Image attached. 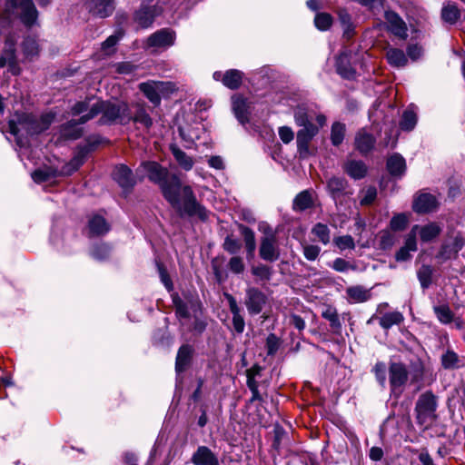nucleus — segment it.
<instances>
[{
	"label": "nucleus",
	"mask_w": 465,
	"mask_h": 465,
	"mask_svg": "<svg viewBox=\"0 0 465 465\" xmlns=\"http://www.w3.org/2000/svg\"><path fill=\"white\" fill-rule=\"evenodd\" d=\"M52 177V173L48 170L38 169L32 173V178L35 183H43Z\"/></svg>",
	"instance_id": "63"
},
{
	"label": "nucleus",
	"mask_w": 465,
	"mask_h": 465,
	"mask_svg": "<svg viewBox=\"0 0 465 465\" xmlns=\"http://www.w3.org/2000/svg\"><path fill=\"white\" fill-rule=\"evenodd\" d=\"M442 365L445 368H453L458 362V355L451 351H448L441 357Z\"/></svg>",
	"instance_id": "58"
},
{
	"label": "nucleus",
	"mask_w": 465,
	"mask_h": 465,
	"mask_svg": "<svg viewBox=\"0 0 465 465\" xmlns=\"http://www.w3.org/2000/svg\"><path fill=\"white\" fill-rule=\"evenodd\" d=\"M121 38V35H110L103 44L102 49L105 54H111L114 53V47Z\"/></svg>",
	"instance_id": "55"
},
{
	"label": "nucleus",
	"mask_w": 465,
	"mask_h": 465,
	"mask_svg": "<svg viewBox=\"0 0 465 465\" xmlns=\"http://www.w3.org/2000/svg\"><path fill=\"white\" fill-rule=\"evenodd\" d=\"M332 23V17L327 13H319L316 15L314 24L322 31L327 30Z\"/></svg>",
	"instance_id": "46"
},
{
	"label": "nucleus",
	"mask_w": 465,
	"mask_h": 465,
	"mask_svg": "<svg viewBox=\"0 0 465 465\" xmlns=\"http://www.w3.org/2000/svg\"><path fill=\"white\" fill-rule=\"evenodd\" d=\"M396 242V237L391 232L384 231L381 234L380 246L383 250L391 249Z\"/></svg>",
	"instance_id": "53"
},
{
	"label": "nucleus",
	"mask_w": 465,
	"mask_h": 465,
	"mask_svg": "<svg viewBox=\"0 0 465 465\" xmlns=\"http://www.w3.org/2000/svg\"><path fill=\"white\" fill-rule=\"evenodd\" d=\"M437 205L436 198L430 193L419 195L413 203V210L419 213L431 212Z\"/></svg>",
	"instance_id": "21"
},
{
	"label": "nucleus",
	"mask_w": 465,
	"mask_h": 465,
	"mask_svg": "<svg viewBox=\"0 0 465 465\" xmlns=\"http://www.w3.org/2000/svg\"><path fill=\"white\" fill-rule=\"evenodd\" d=\"M265 302L266 297L260 290L257 288L247 289L245 305L251 314L260 313Z\"/></svg>",
	"instance_id": "12"
},
{
	"label": "nucleus",
	"mask_w": 465,
	"mask_h": 465,
	"mask_svg": "<svg viewBox=\"0 0 465 465\" xmlns=\"http://www.w3.org/2000/svg\"><path fill=\"white\" fill-rule=\"evenodd\" d=\"M386 30L396 37L405 40L408 37V27L402 18L393 11H386L384 15Z\"/></svg>",
	"instance_id": "9"
},
{
	"label": "nucleus",
	"mask_w": 465,
	"mask_h": 465,
	"mask_svg": "<svg viewBox=\"0 0 465 465\" xmlns=\"http://www.w3.org/2000/svg\"><path fill=\"white\" fill-rule=\"evenodd\" d=\"M23 52L26 58L32 59L39 53V45L35 38L27 37L23 42Z\"/></svg>",
	"instance_id": "36"
},
{
	"label": "nucleus",
	"mask_w": 465,
	"mask_h": 465,
	"mask_svg": "<svg viewBox=\"0 0 465 465\" xmlns=\"http://www.w3.org/2000/svg\"><path fill=\"white\" fill-rule=\"evenodd\" d=\"M465 240L460 233H457L453 239L451 245L450 246V252H453L454 257L457 256L458 252L463 248Z\"/></svg>",
	"instance_id": "59"
},
{
	"label": "nucleus",
	"mask_w": 465,
	"mask_h": 465,
	"mask_svg": "<svg viewBox=\"0 0 465 465\" xmlns=\"http://www.w3.org/2000/svg\"><path fill=\"white\" fill-rule=\"evenodd\" d=\"M403 315L399 312H390L379 318V323L383 329H390L393 325L400 324L403 321Z\"/></svg>",
	"instance_id": "31"
},
{
	"label": "nucleus",
	"mask_w": 465,
	"mask_h": 465,
	"mask_svg": "<svg viewBox=\"0 0 465 465\" xmlns=\"http://www.w3.org/2000/svg\"><path fill=\"white\" fill-rule=\"evenodd\" d=\"M347 62V55L341 54L337 59V71L344 78H351L355 72L350 66H343V63Z\"/></svg>",
	"instance_id": "45"
},
{
	"label": "nucleus",
	"mask_w": 465,
	"mask_h": 465,
	"mask_svg": "<svg viewBox=\"0 0 465 465\" xmlns=\"http://www.w3.org/2000/svg\"><path fill=\"white\" fill-rule=\"evenodd\" d=\"M3 14L0 16V41H5L4 53L0 57V67L7 66L14 75L20 74L15 57V33L9 30L13 18L19 17L27 26L33 25L37 19V10L32 0H0Z\"/></svg>",
	"instance_id": "3"
},
{
	"label": "nucleus",
	"mask_w": 465,
	"mask_h": 465,
	"mask_svg": "<svg viewBox=\"0 0 465 465\" xmlns=\"http://www.w3.org/2000/svg\"><path fill=\"white\" fill-rule=\"evenodd\" d=\"M442 228L437 223H430L424 225H414L408 233L410 236H413V240H416L417 236L420 237L423 242H429L436 239L441 232Z\"/></svg>",
	"instance_id": "10"
},
{
	"label": "nucleus",
	"mask_w": 465,
	"mask_h": 465,
	"mask_svg": "<svg viewBox=\"0 0 465 465\" xmlns=\"http://www.w3.org/2000/svg\"><path fill=\"white\" fill-rule=\"evenodd\" d=\"M242 77V72L236 69H230L223 74L222 83L227 88L235 90L241 86Z\"/></svg>",
	"instance_id": "23"
},
{
	"label": "nucleus",
	"mask_w": 465,
	"mask_h": 465,
	"mask_svg": "<svg viewBox=\"0 0 465 465\" xmlns=\"http://www.w3.org/2000/svg\"><path fill=\"white\" fill-rule=\"evenodd\" d=\"M223 247L229 253L236 254L241 250L242 243L232 236H227L224 240Z\"/></svg>",
	"instance_id": "52"
},
{
	"label": "nucleus",
	"mask_w": 465,
	"mask_h": 465,
	"mask_svg": "<svg viewBox=\"0 0 465 465\" xmlns=\"http://www.w3.org/2000/svg\"><path fill=\"white\" fill-rule=\"evenodd\" d=\"M173 304L175 307V313L180 318H188L189 312L186 304L178 297H173Z\"/></svg>",
	"instance_id": "57"
},
{
	"label": "nucleus",
	"mask_w": 465,
	"mask_h": 465,
	"mask_svg": "<svg viewBox=\"0 0 465 465\" xmlns=\"http://www.w3.org/2000/svg\"><path fill=\"white\" fill-rule=\"evenodd\" d=\"M389 380L391 393L399 397L408 381V371L401 362H391L389 367Z\"/></svg>",
	"instance_id": "5"
},
{
	"label": "nucleus",
	"mask_w": 465,
	"mask_h": 465,
	"mask_svg": "<svg viewBox=\"0 0 465 465\" xmlns=\"http://www.w3.org/2000/svg\"><path fill=\"white\" fill-rule=\"evenodd\" d=\"M102 114L99 122L103 124L119 123L126 124L131 122L132 114L128 104L124 102H111L86 98L75 103L70 111L72 116L80 115L78 119H72L63 126L65 136L77 139L82 134L78 125L84 124L98 114Z\"/></svg>",
	"instance_id": "2"
},
{
	"label": "nucleus",
	"mask_w": 465,
	"mask_h": 465,
	"mask_svg": "<svg viewBox=\"0 0 465 465\" xmlns=\"http://www.w3.org/2000/svg\"><path fill=\"white\" fill-rule=\"evenodd\" d=\"M377 197V190L373 186H369L360 192L361 205L371 204Z\"/></svg>",
	"instance_id": "43"
},
{
	"label": "nucleus",
	"mask_w": 465,
	"mask_h": 465,
	"mask_svg": "<svg viewBox=\"0 0 465 465\" xmlns=\"http://www.w3.org/2000/svg\"><path fill=\"white\" fill-rule=\"evenodd\" d=\"M332 269L339 272H343L348 270L356 271L357 265L342 258H336L332 262Z\"/></svg>",
	"instance_id": "50"
},
{
	"label": "nucleus",
	"mask_w": 465,
	"mask_h": 465,
	"mask_svg": "<svg viewBox=\"0 0 465 465\" xmlns=\"http://www.w3.org/2000/svg\"><path fill=\"white\" fill-rule=\"evenodd\" d=\"M193 348L189 344L182 345L177 352L175 361V371L177 372H183L191 364Z\"/></svg>",
	"instance_id": "18"
},
{
	"label": "nucleus",
	"mask_w": 465,
	"mask_h": 465,
	"mask_svg": "<svg viewBox=\"0 0 465 465\" xmlns=\"http://www.w3.org/2000/svg\"><path fill=\"white\" fill-rule=\"evenodd\" d=\"M192 461L195 465H219L218 459L205 446H201L197 449L192 457Z\"/></svg>",
	"instance_id": "20"
},
{
	"label": "nucleus",
	"mask_w": 465,
	"mask_h": 465,
	"mask_svg": "<svg viewBox=\"0 0 465 465\" xmlns=\"http://www.w3.org/2000/svg\"><path fill=\"white\" fill-rule=\"evenodd\" d=\"M157 8L155 6L142 5L139 10L134 13V22L142 28L151 26L157 16Z\"/></svg>",
	"instance_id": "16"
},
{
	"label": "nucleus",
	"mask_w": 465,
	"mask_h": 465,
	"mask_svg": "<svg viewBox=\"0 0 465 465\" xmlns=\"http://www.w3.org/2000/svg\"><path fill=\"white\" fill-rule=\"evenodd\" d=\"M312 232L318 238V240L324 245L330 242V229L326 224L318 223L312 229Z\"/></svg>",
	"instance_id": "40"
},
{
	"label": "nucleus",
	"mask_w": 465,
	"mask_h": 465,
	"mask_svg": "<svg viewBox=\"0 0 465 465\" xmlns=\"http://www.w3.org/2000/svg\"><path fill=\"white\" fill-rule=\"evenodd\" d=\"M232 110L240 123L244 124L248 122V105L247 101L241 95H233Z\"/></svg>",
	"instance_id": "22"
},
{
	"label": "nucleus",
	"mask_w": 465,
	"mask_h": 465,
	"mask_svg": "<svg viewBox=\"0 0 465 465\" xmlns=\"http://www.w3.org/2000/svg\"><path fill=\"white\" fill-rule=\"evenodd\" d=\"M229 270L235 274H240L244 272L245 264L243 259L240 256H232L228 262Z\"/></svg>",
	"instance_id": "48"
},
{
	"label": "nucleus",
	"mask_w": 465,
	"mask_h": 465,
	"mask_svg": "<svg viewBox=\"0 0 465 465\" xmlns=\"http://www.w3.org/2000/svg\"><path fill=\"white\" fill-rule=\"evenodd\" d=\"M109 254V248L104 244L97 245L94 247L92 251V256L97 260L105 259Z\"/></svg>",
	"instance_id": "62"
},
{
	"label": "nucleus",
	"mask_w": 465,
	"mask_h": 465,
	"mask_svg": "<svg viewBox=\"0 0 465 465\" xmlns=\"http://www.w3.org/2000/svg\"><path fill=\"white\" fill-rule=\"evenodd\" d=\"M312 206V197L309 191H302L293 201V209L296 211H304Z\"/></svg>",
	"instance_id": "34"
},
{
	"label": "nucleus",
	"mask_w": 465,
	"mask_h": 465,
	"mask_svg": "<svg viewBox=\"0 0 465 465\" xmlns=\"http://www.w3.org/2000/svg\"><path fill=\"white\" fill-rule=\"evenodd\" d=\"M252 272L253 275L258 277L261 280H270L272 276L271 268L264 264H260L255 267H252Z\"/></svg>",
	"instance_id": "54"
},
{
	"label": "nucleus",
	"mask_w": 465,
	"mask_h": 465,
	"mask_svg": "<svg viewBox=\"0 0 465 465\" xmlns=\"http://www.w3.org/2000/svg\"><path fill=\"white\" fill-rule=\"evenodd\" d=\"M327 188L334 199V201H339L342 195L345 194H352V192L348 190V183L345 179L341 177H331L327 182Z\"/></svg>",
	"instance_id": "17"
},
{
	"label": "nucleus",
	"mask_w": 465,
	"mask_h": 465,
	"mask_svg": "<svg viewBox=\"0 0 465 465\" xmlns=\"http://www.w3.org/2000/svg\"><path fill=\"white\" fill-rule=\"evenodd\" d=\"M169 85H171L170 82L149 81L141 83L139 84V90L154 106H157L161 104V94L167 91Z\"/></svg>",
	"instance_id": "7"
},
{
	"label": "nucleus",
	"mask_w": 465,
	"mask_h": 465,
	"mask_svg": "<svg viewBox=\"0 0 465 465\" xmlns=\"http://www.w3.org/2000/svg\"><path fill=\"white\" fill-rule=\"evenodd\" d=\"M333 242L341 251L355 248L354 240L351 235L336 237Z\"/></svg>",
	"instance_id": "47"
},
{
	"label": "nucleus",
	"mask_w": 465,
	"mask_h": 465,
	"mask_svg": "<svg viewBox=\"0 0 465 465\" xmlns=\"http://www.w3.org/2000/svg\"><path fill=\"white\" fill-rule=\"evenodd\" d=\"M386 58L388 63L394 67H403L408 63V59L404 52L398 48L387 49Z\"/></svg>",
	"instance_id": "25"
},
{
	"label": "nucleus",
	"mask_w": 465,
	"mask_h": 465,
	"mask_svg": "<svg viewBox=\"0 0 465 465\" xmlns=\"http://www.w3.org/2000/svg\"><path fill=\"white\" fill-rule=\"evenodd\" d=\"M437 405V398L430 391L422 393L416 404V407H435Z\"/></svg>",
	"instance_id": "49"
},
{
	"label": "nucleus",
	"mask_w": 465,
	"mask_h": 465,
	"mask_svg": "<svg viewBox=\"0 0 465 465\" xmlns=\"http://www.w3.org/2000/svg\"><path fill=\"white\" fill-rule=\"evenodd\" d=\"M418 279L423 289L428 288L431 283L432 269L429 265H422L418 272Z\"/></svg>",
	"instance_id": "42"
},
{
	"label": "nucleus",
	"mask_w": 465,
	"mask_h": 465,
	"mask_svg": "<svg viewBox=\"0 0 465 465\" xmlns=\"http://www.w3.org/2000/svg\"><path fill=\"white\" fill-rule=\"evenodd\" d=\"M302 128L297 133V147L302 152H308L309 144L312 138L319 133V125L308 124L301 125Z\"/></svg>",
	"instance_id": "13"
},
{
	"label": "nucleus",
	"mask_w": 465,
	"mask_h": 465,
	"mask_svg": "<svg viewBox=\"0 0 465 465\" xmlns=\"http://www.w3.org/2000/svg\"><path fill=\"white\" fill-rule=\"evenodd\" d=\"M131 121L143 125L146 129H149L153 125V119L147 114L144 104H135V113L132 115Z\"/></svg>",
	"instance_id": "28"
},
{
	"label": "nucleus",
	"mask_w": 465,
	"mask_h": 465,
	"mask_svg": "<svg viewBox=\"0 0 465 465\" xmlns=\"http://www.w3.org/2000/svg\"><path fill=\"white\" fill-rule=\"evenodd\" d=\"M346 293L350 301L353 302H364L371 298L370 292L360 285L347 288Z\"/></svg>",
	"instance_id": "29"
},
{
	"label": "nucleus",
	"mask_w": 465,
	"mask_h": 465,
	"mask_svg": "<svg viewBox=\"0 0 465 465\" xmlns=\"http://www.w3.org/2000/svg\"><path fill=\"white\" fill-rule=\"evenodd\" d=\"M175 32L169 28L160 29L147 38V46L153 48H168L173 45Z\"/></svg>",
	"instance_id": "11"
},
{
	"label": "nucleus",
	"mask_w": 465,
	"mask_h": 465,
	"mask_svg": "<svg viewBox=\"0 0 465 465\" xmlns=\"http://www.w3.org/2000/svg\"><path fill=\"white\" fill-rule=\"evenodd\" d=\"M433 311L438 318V320L444 324L450 323L452 322L454 314L450 309L448 305H439L433 308Z\"/></svg>",
	"instance_id": "38"
},
{
	"label": "nucleus",
	"mask_w": 465,
	"mask_h": 465,
	"mask_svg": "<svg viewBox=\"0 0 465 465\" xmlns=\"http://www.w3.org/2000/svg\"><path fill=\"white\" fill-rule=\"evenodd\" d=\"M375 143L376 139L374 136L365 129L359 130L355 135V148L363 155L367 154L373 149Z\"/></svg>",
	"instance_id": "15"
},
{
	"label": "nucleus",
	"mask_w": 465,
	"mask_h": 465,
	"mask_svg": "<svg viewBox=\"0 0 465 465\" xmlns=\"http://www.w3.org/2000/svg\"><path fill=\"white\" fill-rule=\"evenodd\" d=\"M260 257L268 262L277 261L280 257V248L275 232L269 230L261 240Z\"/></svg>",
	"instance_id": "6"
},
{
	"label": "nucleus",
	"mask_w": 465,
	"mask_h": 465,
	"mask_svg": "<svg viewBox=\"0 0 465 465\" xmlns=\"http://www.w3.org/2000/svg\"><path fill=\"white\" fill-rule=\"evenodd\" d=\"M315 120L320 127L326 124V117L321 113H317L314 109L307 106H299L294 111V121L297 125L313 124Z\"/></svg>",
	"instance_id": "8"
},
{
	"label": "nucleus",
	"mask_w": 465,
	"mask_h": 465,
	"mask_svg": "<svg viewBox=\"0 0 465 465\" xmlns=\"http://www.w3.org/2000/svg\"><path fill=\"white\" fill-rule=\"evenodd\" d=\"M279 136L284 143H291L294 138V133L291 127L282 126L279 128Z\"/></svg>",
	"instance_id": "61"
},
{
	"label": "nucleus",
	"mask_w": 465,
	"mask_h": 465,
	"mask_svg": "<svg viewBox=\"0 0 465 465\" xmlns=\"http://www.w3.org/2000/svg\"><path fill=\"white\" fill-rule=\"evenodd\" d=\"M171 151L179 165L185 171H189L193 166V160L188 156L183 150L175 145L171 146Z\"/></svg>",
	"instance_id": "32"
},
{
	"label": "nucleus",
	"mask_w": 465,
	"mask_h": 465,
	"mask_svg": "<svg viewBox=\"0 0 465 465\" xmlns=\"http://www.w3.org/2000/svg\"><path fill=\"white\" fill-rule=\"evenodd\" d=\"M241 232L243 236L248 254L252 255L256 248V242L253 231L249 227L241 226Z\"/></svg>",
	"instance_id": "35"
},
{
	"label": "nucleus",
	"mask_w": 465,
	"mask_h": 465,
	"mask_svg": "<svg viewBox=\"0 0 465 465\" xmlns=\"http://www.w3.org/2000/svg\"><path fill=\"white\" fill-rule=\"evenodd\" d=\"M387 168L392 175H401L406 168L405 160L399 154H394L388 159Z\"/></svg>",
	"instance_id": "30"
},
{
	"label": "nucleus",
	"mask_w": 465,
	"mask_h": 465,
	"mask_svg": "<svg viewBox=\"0 0 465 465\" xmlns=\"http://www.w3.org/2000/svg\"><path fill=\"white\" fill-rule=\"evenodd\" d=\"M87 8L93 15L104 18L113 14L114 2V0H88Z\"/></svg>",
	"instance_id": "14"
},
{
	"label": "nucleus",
	"mask_w": 465,
	"mask_h": 465,
	"mask_svg": "<svg viewBox=\"0 0 465 465\" xmlns=\"http://www.w3.org/2000/svg\"><path fill=\"white\" fill-rule=\"evenodd\" d=\"M302 246L303 255L308 261H315L319 257L321 252L319 246L308 243H302Z\"/></svg>",
	"instance_id": "51"
},
{
	"label": "nucleus",
	"mask_w": 465,
	"mask_h": 465,
	"mask_svg": "<svg viewBox=\"0 0 465 465\" xmlns=\"http://www.w3.org/2000/svg\"><path fill=\"white\" fill-rule=\"evenodd\" d=\"M54 119V114H45L40 117H36L31 114H16L14 119L8 123L9 131L12 134L17 135L22 132L27 134H40L50 126Z\"/></svg>",
	"instance_id": "4"
},
{
	"label": "nucleus",
	"mask_w": 465,
	"mask_h": 465,
	"mask_svg": "<svg viewBox=\"0 0 465 465\" xmlns=\"http://www.w3.org/2000/svg\"><path fill=\"white\" fill-rule=\"evenodd\" d=\"M91 235H102L109 231V225L105 219L100 215H94L88 223Z\"/></svg>",
	"instance_id": "24"
},
{
	"label": "nucleus",
	"mask_w": 465,
	"mask_h": 465,
	"mask_svg": "<svg viewBox=\"0 0 465 465\" xmlns=\"http://www.w3.org/2000/svg\"><path fill=\"white\" fill-rule=\"evenodd\" d=\"M322 315L325 320H327L330 322V325L331 328L340 329L341 327L339 314L335 308L331 307V306L327 307L322 312Z\"/></svg>",
	"instance_id": "41"
},
{
	"label": "nucleus",
	"mask_w": 465,
	"mask_h": 465,
	"mask_svg": "<svg viewBox=\"0 0 465 465\" xmlns=\"http://www.w3.org/2000/svg\"><path fill=\"white\" fill-rule=\"evenodd\" d=\"M409 223V215L403 213L393 215L390 222V227L394 232L405 230Z\"/></svg>",
	"instance_id": "39"
},
{
	"label": "nucleus",
	"mask_w": 465,
	"mask_h": 465,
	"mask_svg": "<svg viewBox=\"0 0 465 465\" xmlns=\"http://www.w3.org/2000/svg\"><path fill=\"white\" fill-rule=\"evenodd\" d=\"M417 251V241L413 236L407 235L404 245L396 252L395 259L398 262H404L411 258V252Z\"/></svg>",
	"instance_id": "26"
},
{
	"label": "nucleus",
	"mask_w": 465,
	"mask_h": 465,
	"mask_svg": "<svg viewBox=\"0 0 465 465\" xmlns=\"http://www.w3.org/2000/svg\"><path fill=\"white\" fill-rule=\"evenodd\" d=\"M441 15L444 21L454 24L459 19L460 12L455 5H449L442 8Z\"/></svg>",
	"instance_id": "44"
},
{
	"label": "nucleus",
	"mask_w": 465,
	"mask_h": 465,
	"mask_svg": "<svg viewBox=\"0 0 465 465\" xmlns=\"http://www.w3.org/2000/svg\"><path fill=\"white\" fill-rule=\"evenodd\" d=\"M232 326L237 333L243 332L245 322L242 315L232 316Z\"/></svg>",
	"instance_id": "64"
},
{
	"label": "nucleus",
	"mask_w": 465,
	"mask_h": 465,
	"mask_svg": "<svg viewBox=\"0 0 465 465\" xmlns=\"http://www.w3.org/2000/svg\"><path fill=\"white\" fill-rule=\"evenodd\" d=\"M136 173L147 176L148 179L160 186L164 199L180 215L196 217L204 222L209 218L210 212L201 204L190 185H182L175 174L156 162H143L136 169Z\"/></svg>",
	"instance_id": "1"
},
{
	"label": "nucleus",
	"mask_w": 465,
	"mask_h": 465,
	"mask_svg": "<svg viewBox=\"0 0 465 465\" xmlns=\"http://www.w3.org/2000/svg\"><path fill=\"white\" fill-rule=\"evenodd\" d=\"M373 371L379 382L383 386L386 381V365L383 362H377Z\"/></svg>",
	"instance_id": "60"
},
{
	"label": "nucleus",
	"mask_w": 465,
	"mask_h": 465,
	"mask_svg": "<svg viewBox=\"0 0 465 465\" xmlns=\"http://www.w3.org/2000/svg\"><path fill=\"white\" fill-rule=\"evenodd\" d=\"M280 341L275 334L271 333L266 339V349L268 355H274L279 349Z\"/></svg>",
	"instance_id": "56"
},
{
	"label": "nucleus",
	"mask_w": 465,
	"mask_h": 465,
	"mask_svg": "<svg viewBox=\"0 0 465 465\" xmlns=\"http://www.w3.org/2000/svg\"><path fill=\"white\" fill-rule=\"evenodd\" d=\"M113 177L124 189L132 188L135 183L131 169L123 164L115 167Z\"/></svg>",
	"instance_id": "19"
},
{
	"label": "nucleus",
	"mask_w": 465,
	"mask_h": 465,
	"mask_svg": "<svg viewBox=\"0 0 465 465\" xmlns=\"http://www.w3.org/2000/svg\"><path fill=\"white\" fill-rule=\"evenodd\" d=\"M344 170L353 179H361L367 173L366 165L361 161L355 160L347 162Z\"/></svg>",
	"instance_id": "27"
},
{
	"label": "nucleus",
	"mask_w": 465,
	"mask_h": 465,
	"mask_svg": "<svg viewBox=\"0 0 465 465\" xmlns=\"http://www.w3.org/2000/svg\"><path fill=\"white\" fill-rule=\"evenodd\" d=\"M417 124V115L412 110H406L402 114L400 126L404 131L412 130Z\"/></svg>",
	"instance_id": "37"
},
{
	"label": "nucleus",
	"mask_w": 465,
	"mask_h": 465,
	"mask_svg": "<svg viewBox=\"0 0 465 465\" xmlns=\"http://www.w3.org/2000/svg\"><path fill=\"white\" fill-rule=\"evenodd\" d=\"M346 126L340 122H334L331 129V142L332 145L339 146L345 137Z\"/></svg>",
	"instance_id": "33"
}]
</instances>
